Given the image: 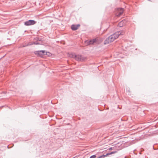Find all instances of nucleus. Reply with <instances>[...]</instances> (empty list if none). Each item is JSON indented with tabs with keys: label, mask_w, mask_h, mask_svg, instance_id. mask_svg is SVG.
Wrapping results in <instances>:
<instances>
[{
	"label": "nucleus",
	"mask_w": 158,
	"mask_h": 158,
	"mask_svg": "<svg viewBox=\"0 0 158 158\" xmlns=\"http://www.w3.org/2000/svg\"><path fill=\"white\" fill-rule=\"evenodd\" d=\"M97 158H101V156H99L98 157H97Z\"/></svg>",
	"instance_id": "21"
},
{
	"label": "nucleus",
	"mask_w": 158,
	"mask_h": 158,
	"mask_svg": "<svg viewBox=\"0 0 158 158\" xmlns=\"http://www.w3.org/2000/svg\"><path fill=\"white\" fill-rule=\"evenodd\" d=\"M36 40L38 41H40L41 40L40 39V38L36 37L35 38Z\"/></svg>",
	"instance_id": "17"
},
{
	"label": "nucleus",
	"mask_w": 158,
	"mask_h": 158,
	"mask_svg": "<svg viewBox=\"0 0 158 158\" xmlns=\"http://www.w3.org/2000/svg\"><path fill=\"white\" fill-rule=\"evenodd\" d=\"M108 149L109 150H111L113 149V148L112 147H110V148H109Z\"/></svg>",
	"instance_id": "18"
},
{
	"label": "nucleus",
	"mask_w": 158,
	"mask_h": 158,
	"mask_svg": "<svg viewBox=\"0 0 158 158\" xmlns=\"http://www.w3.org/2000/svg\"><path fill=\"white\" fill-rule=\"evenodd\" d=\"M86 59V57L82 56L81 55H76V56L75 57V59L78 61H83Z\"/></svg>",
	"instance_id": "3"
},
{
	"label": "nucleus",
	"mask_w": 158,
	"mask_h": 158,
	"mask_svg": "<svg viewBox=\"0 0 158 158\" xmlns=\"http://www.w3.org/2000/svg\"><path fill=\"white\" fill-rule=\"evenodd\" d=\"M123 9L122 8H121L120 9V10L119 12V14L118 15V16H120L123 13Z\"/></svg>",
	"instance_id": "8"
},
{
	"label": "nucleus",
	"mask_w": 158,
	"mask_h": 158,
	"mask_svg": "<svg viewBox=\"0 0 158 158\" xmlns=\"http://www.w3.org/2000/svg\"><path fill=\"white\" fill-rule=\"evenodd\" d=\"M108 155H107V153H106V155H102L101 156V158H104L105 157H106Z\"/></svg>",
	"instance_id": "14"
},
{
	"label": "nucleus",
	"mask_w": 158,
	"mask_h": 158,
	"mask_svg": "<svg viewBox=\"0 0 158 158\" xmlns=\"http://www.w3.org/2000/svg\"><path fill=\"white\" fill-rule=\"evenodd\" d=\"M97 40L96 39H94L93 40H90L89 41H88L87 42V45H89L90 44H93L94 43L96 42Z\"/></svg>",
	"instance_id": "4"
},
{
	"label": "nucleus",
	"mask_w": 158,
	"mask_h": 158,
	"mask_svg": "<svg viewBox=\"0 0 158 158\" xmlns=\"http://www.w3.org/2000/svg\"><path fill=\"white\" fill-rule=\"evenodd\" d=\"M77 27V29L78 28V27L80 26V25L79 24H77V25H76Z\"/></svg>",
	"instance_id": "19"
},
{
	"label": "nucleus",
	"mask_w": 158,
	"mask_h": 158,
	"mask_svg": "<svg viewBox=\"0 0 158 158\" xmlns=\"http://www.w3.org/2000/svg\"><path fill=\"white\" fill-rule=\"evenodd\" d=\"M45 54L48 56H50L51 55V53L50 52H46V53Z\"/></svg>",
	"instance_id": "13"
},
{
	"label": "nucleus",
	"mask_w": 158,
	"mask_h": 158,
	"mask_svg": "<svg viewBox=\"0 0 158 158\" xmlns=\"http://www.w3.org/2000/svg\"><path fill=\"white\" fill-rule=\"evenodd\" d=\"M40 52H41L43 55H45V54L46 52L45 50H40Z\"/></svg>",
	"instance_id": "12"
},
{
	"label": "nucleus",
	"mask_w": 158,
	"mask_h": 158,
	"mask_svg": "<svg viewBox=\"0 0 158 158\" xmlns=\"http://www.w3.org/2000/svg\"><path fill=\"white\" fill-rule=\"evenodd\" d=\"M35 54L37 55L38 56L43 57V55L41 52H40V51H37L35 52Z\"/></svg>",
	"instance_id": "5"
},
{
	"label": "nucleus",
	"mask_w": 158,
	"mask_h": 158,
	"mask_svg": "<svg viewBox=\"0 0 158 158\" xmlns=\"http://www.w3.org/2000/svg\"><path fill=\"white\" fill-rule=\"evenodd\" d=\"M36 21L33 20H29L24 22V24L26 26H29L35 24L36 23Z\"/></svg>",
	"instance_id": "2"
},
{
	"label": "nucleus",
	"mask_w": 158,
	"mask_h": 158,
	"mask_svg": "<svg viewBox=\"0 0 158 158\" xmlns=\"http://www.w3.org/2000/svg\"><path fill=\"white\" fill-rule=\"evenodd\" d=\"M71 28L73 31H75L77 29V27L76 25L73 24L71 26Z\"/></svg>",
	"instance_id": "6"
},
{
	"label": "nucleus",
	"mask_w": 158,
	"mask_h": 158,
	"mask_svg": "<svg viewBox=\"0 0 158 158\" xmlns=\"http://www.w3.org/2000/svg\"><path fill=\"white\" fill-rule=\"evenodd\" d=\"M32 44H35V45L39 44L37 41L34 42Z\"/></svg>",
	"instance_id": "16"
},
{
	"label": "nucleus",
	"mask_w": 158,
	"mask_h": 158,
	"mask_svg": "<svg viewBox=\"0 0 158 158\" xmlns=\"http://www.w3.org/2000/svg\"><path fill=\"white\" fill-rule=\"evenodd\" d=\"M110 39L109 37L106 39L104 41V44H109V43L111 42L110 41Z\"/></svg>",
	"instance_id": "7"
},
{
	"label": "nucleus",
	"mask_w": 158,
	"mask_h": 158,
	"mask_svg": "<svg viewBox=\"0 0 158 158\" xmlns=\"http://www.w3.org/2000/svg\"><path fill=\"white\" fill-rule=\"evenodd\" d=\"M117 152L116 151H114V152H110V153H107V155H109L111 154H113L114 153H115Z\"/></svg>",
	"instance_id": "11"
},
{
	"label": "nucleus",
	"mask_w": 158,
	"mask_h": 158,
	"mask_svg": "<svg viewBox=\"0 0 158 158\" xmlns=\"http://www.w3.org/2000/svg\"><path fill=\"white\" fill-rule=\"evenodd\" d=\"M124 33V32L123 31L116 32L109 37L110 40V41L111 42L113 41L115 39L118 37L119 35H123Z\"/></svg>",
	"instance_id": "1"
},
{
	"label": "nucleus",
	"mask_w": 158,
	"mask_h": 158,
	"mask_svg": "<svg viewBox=\"0 0 158 158\" xmlns=\"http://www.w3.org/2000/svg\"><path fill=\"white\" fill-rule=\"evenodd\" d=\"M96 156L95 155H94L92 156H91L89 158H95L96 157Z\"/></svg>",
	"instance_id": "15"
},
{
	"label": "nucleus",
	"mask_w": 158,
	"mask_h": 158,
	"mask_svg": "<svg viewBox=\"0 0 158 158\" xmlns=\"http://www.w3.org/2000/svg\"><path fill=\"white\" fill-rule=\"evenodd\" d=\"M153 149H154V150H156V149H157V148H154V146H153Z\"/></svg>",
	"instance_id": "20"
},
{
	"label": "nucleus",
	"mask_w": 158,
	"mask_h": 158,
	"mask_svg": "<svg viewBox=\"0 0 158 158\" xmlns=\"http://www.w3.org/2000/svg\"><path fill=\"white\" fill-rule=\"evenodd\" d=\"M123 21L120 22L118 24V26L121 27L123 26Z\"/></svg>",
	"instance_id": "10"
},
{
	"label": "nucleus",
	"mask_w": 158,
	"mask_h": 158,
	"mask_svg": "<svg viewBox=\"0 0 158 158\" xmlns=\"http://www.w3.org/2000/svg\"><path fill=\"white\" fill-rule=\"evenodd\" d=\"M69 56L70 57L74 58L75 59V57L76 56V54L74 53H72L69 54Z\"/></svg>",
	"instance_id": "9"
}]
</instances>
